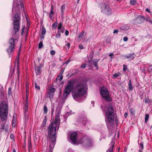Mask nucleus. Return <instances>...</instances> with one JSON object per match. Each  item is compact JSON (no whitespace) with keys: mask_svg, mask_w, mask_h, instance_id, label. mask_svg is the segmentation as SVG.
<instances>
[{"mask_svg":"<svg viewBox=\"0 0 152 152\" xmlns=\"http://www.w3.org/2000/svg\"><path fill=\"white\" fill-rule=\"evenodd\" d=\"M135 55L134 53L131 54L128 56H125L126 58H127L128 60L130 61L133 59L135 57Z\"/></svg>","mask_w":152,"mask_h":152,"instance_id":"obj_13","label":"nucleus"},{"mask_svg":"<svg viewBox=\"0 0 152 152\" xmlns=\"http://www.w3.org/2000/svg\"><path fill=\"white\" fill-rule=\"evenodd\" d=\"M101 12L107 15L111 13V9L108 5L103 4L101 6Z\"/></svg>","mask_w":152,"mask_h":152,"instance_id":"obj_8","label":"nucleus"},{"mask_svg":"<svg viewBox=\"0 0 152 152\" xmlns=\"http://www.w3.org/2000/svg\"><path fill=\"white\" fill-rule=\"evenodd\" d=\"M46 30L44 27H43L42 28V34L43 35H44L46 34Z\"/></svg>","mask_w":152,"mask_h":152,"instance_id":"obj_30","label":"nucleus"},{"mask_svg":"<svg viewBox=\"0 0 152 152\" xmlns=\"http://www.w3.org/2000/svg\"><path fill=\"white\" fill-rule=\"evenodd\" d=\"M144 19V18L143 16H141L140 17H139L137 19V20L138 21L139 23H141L143 22Z\"/></svg>","mask_w":152,"mask_h":152,"instance_id":"obj_21","label":"nucleus"},{"mask_svg":"<svg viewBox=\"0 0 152 152\" xmlns=\"http://www.w3.org/2000/svg\"><path fill=\"white\" fill-rule=\"evenodd\" d=\"M70 59H68L65 62V64H68L70 62Z\"/></svg>","mask_w":152,"mask_h":152,"instance_id":"obj_50","label":"nucleus"},{"mask_svg":"<svg viewBox=\"0 0 152 152\" xmlns=\"http://www.w3.org/2000/svg\"><path fill=\"white\" fill-rule=\"evenodd\" d=\"M148 71L149 72H152V65L149 66L148 69Z\"/></svg>","mask_w":152,"mask_h":152,"instance_id":"obj_45","label":"nucleus"},{"mask_svg":"<svg viewBox=\"0 0 152 152\" xmlns=\"http://www.w3.org/2000/svg\"><path fill=\"white\" fill-rule=\"evenodd\" d=\"M12 88L11 87H9L8 90V94L9 95H10L12 94V92L11 91Z\"/></svg>","mask_w":152,"mask_h":152,"instance_id":"obj_34","label":"nucleus"},{"mask_svg":"<svg viewBox=\"0 0 152 152\" xmlns=\"http://www.w3.org/2000/svg\"><path fill=\"white\" fill-rule=\"evenodd\" d=\"M91 103L93 104V106H94V102L93 101H92L91 102Z\"/></svg>","mask_w":152,"mask_h":152,"instance_id":"obj_62","label":"nucleus"},{"mask_svg":"<svg viewBox=\"0 0 152 152\" xmlns=\"http://www.w3.org/2000/svg\"><path fill=\"white\" fill-rule=\"evenodd\" d=\"M149 118V115L148 114H146L145 115V123H146L148 121V120Z\"/></svg>","mask_w":152,"mask_h":152,"instance_id":"obj_29","label":"nucleus"},{"mask_svg":"<svg viewBox=\"0 0 152 152\" xmlns=\"http://www.w3.org/2000/svg\"><path fill=\"white\" fill-rule=\"evenodd\" d=\"M144 100L146 103H148L149 102V99L147 98H145L144 99Z\"/></svg>","mask_w":152,"mask_h":152,"instance_id":"obj_48","label":"nucleus"},{"mask_svg":"<svg viewBox=\"0 0 152 152\" xmlns=\"http://www.w3.org/2000/svg\"><path fill=\"white\" fill-rule=\"evenodd\" d=\"M86 64H82L81 66V68H85L86 67Z\"/></svg>","mask_w":152,"mask_h":152,"instance_id":"obj_52","label":"nucleus"},{"mask_svg":"<svg viewBox=\"0 0 152 152\" xmlns=\"http://www.w3.org/2000/svg\"><path fill=\"white\" fill-rule=\"evenodd\" d=\"M62 23H60L59 24L58 26V30L61 29V28L62 27Z\"/></svg>","mask_w":152,"mask_h":152,"instance_id":"obj_44","label":"nucleus"},{"mask_svg":"<svg viewBox=\"0 0 152 152\" xmlns=\"http://www.w3.org/2000/svg\"><path fill=\"white\" fill-rule=\"evenodd\" d=\"M57 22L54 23L52 25V27L54 28H56L57 26Z\"/></svg>","mask_w":152,"mask_h":152,"instance_id":"obj_46","label":"nucleus"},{"mask_svg":"<svg viewBox=\"0 0 152 152\" xmlns=\"http://www.w3.org/2000/svg\"><path fill=\"white\" fill-rule=\"evenodd\" d=\"M12 152H16V151L15 149H13Z\"/></svg>","mask_w":152,"mask_h":152,"instance_id":"obj_63","label":"nucleus"},{"mask_svg":"<svg viewBox=\"0 0 152 152\" xmlns=\"http://www.w3.org/2000/svg\"><path fill=\"white\" fill-rule=\"evenodd\" d=\"M53 6H51V11L49 14V17L50 19H51L52 16L54 14L53 13Z\"/></svg>","mask_w":152,"mask_h":152,"instance_id":"obj_17","label":"nucleus"},{"mask_svg":"<svg viewBox=\"0 0 152 152\" xmlns=\"http://www.w3.org/2000/svg\"><path fill=\"white\" fill-rule=\"evenodd\" d=\"M63 78V76L62 75V73H60L57 77V79L58 80L59 82H61Z\"/></svg>","mask_w":152,"mask_h":152,"instance_id":"obj_24","label":"nucleus"},{"mask_svg":"<svg viewBox=\"0 0 152 152\" xmlns=\"http://www.w3.org/2000/svg\"><path fill=\"white\" fill-rule=\"evenodd\" d=\"M35 88L36 89H37L39 90L40 89V87L39 86L37 85V83H35Z\"/></svg>","mask_w":152,"mask_h":152,"instance_id":"obj_42","label":"nucleus"},{"mask_svg":"<svg viewBox=\"0 0 152 152\" xmlns=\"http://www.w3.org/2000/svg\"><path fill=\"white\" fill-rule=\"evenodd\" d=\"M105 121L108 128L112 126L115 118L116 117L114 110L112 106L108 107L105 111Z\"/></svg>","mask_w":152,"mask_h":152,"instance_id":"obj_4","label":"nucleus"},{"mask_svg":"<svg viewBox=\"0 0 152 152\" xmlns=\"http://www.w3.org/2000/svg\"><path fill=\"white\" fill-rule=\"evenodd\" d=\"M139 152H142V151L144 149L143 143L142 142H141L139 145Z\"/></svg>","mask_w":152,"mask_h":152,"instance_id":"obj_16","label":"nucleus"},{"mask_svg":"<svg viewBox=\"0 0 152 152\" xmlns=\"http://www.w3.org/2000/svg\"><path fill=\"white\" fill-rule=\"evenodd\" d=\"M129 28V27L127 25H125L121 26V29L123 30H127Z\"/></svg>","mask_w":152,"mask_h":152,"instance_id":"obj_23","label":"nucleus"},{"mask_svg":"<svg viewBox=\"0 0 152 152\" xmlns=\"http://www.w3.org/2000/svg\"><path fill=\"white\" fill-rule=\"evenodd\" d=\"M59 30H60V31H60H60L62 33H63L64 32V30L63 29H61H61H60Z\"/></svg>","mask_w":152,"mask_h":152,"instance_id":"obj_57","label":"nucleus"},{"mask_svg":"<svg viewBox=\"0 0 152 152\" xmlns=\"http://www.w3.org/2000/svg\"><path fill=\"white\" fill-rule=\"evenodd\" d=\"M145 19L146 21H148L151 23L152 24V21L150 18L148 17L147 18H146Z\"/></svg>","mask_w":152,"mask_h":152,"instance_id":"obj_41","label":"nucleus"},{"mask_svg":"<svg viewBox=\"0 0 152 152\" xmlns=\"http://www.w3.org/2000/svg\"><path fill=\"white\" fill-rule=\"evenodd\" d=\"M14 47L13 46H10L7 49V51L9 55L11 54L13 52Z\"/></svg>","mask_w":152,"mask_h":152,"instance_id":"obj_14","label":"nucleus"},{"mask_svg":"<svg viewBox=\"0 0 152 152\" xmlns=\"http://www.w3.org/2000/svg\"><path fill=\"white\" fill-rule=\"evenodd\" d=\"M79 144H83L86 147H90L93 145V142L92 139L90 138H82L78 141Z\"/></svg>","mask_w":152,"mask_h":152,"instance_id":"obj_6","label":"nucleus"},{"mask_svg":"<svg viewBox=\"0 0 152 152\" xmlns=\"http://www.w3.org/2000/svg\"><path fill=\"white\" fill-rule=\"evenodd\" d=\"M16 121V117L14 115L12 121V125L13 126L15 127V124Z\"/></svg>","mask_w":152,"mask_h":152,"instance_id":"obj_25","label":"nucleus"},{"mask_svg":"<svg viewBox=\"0 0 152 152\" xmlns=\"http://www.w3.org/2000/svg\"><path fill=\"white\" fill-rule=\"evenodd\" d=\"M26 96H28V93H27V91L26 93Z\"/></svg>","mask_w":152,"mask_h":152,"instance_id":"obj_61","label":"nucleus"},{"mask_svg":"<svg viewBox=\"0 0 152 152\" xmlns=\"http://www.w3.org/2000/svg\"><path fill=\"white\" fill-rule=\"evenodd\" d=\"M16 34V33H15ZM16 34L13 35L11 38L9 40L10 46H13L14 47L15 45L18 42L17 38L15 37Z\"/></svg>","mask_w":152,"mask_h":152,"instance_id":"obj_10","label":"nucleus"},{"mask_svg":"<svg viewBox=\"0 0 152 152\" xmlns=\"http://www.w3.org/2000/svg\"><path fill=\"white\" fill-rule=\"evenodd\" d=\"M35 69L36 75H40L41 73V65L39 66H35Z\"/></svg>","mask_w":152,"mask_h":152,"instance_id":"obj_12","label":"nucleus"},{"mask_svg":"<svg viewBox=\"0 0 152 152\" xmlns=\"http://www.w3.org/2000/svg\"><path fill=\"white\" fill-rule=\"evenodd\" d=\"M128 40V38L127 37H124L123 38V40L124 42H126Z\"/></svg>","mask_w":152,"mask_h":152,"instance_id":"obj_49","label":"nucleus"},{"mask_svg":"<svg viewBox=\"0 0 152 152\" xmlns=\"http://www.w3.org/2000/svg\"><path fill=\"white\" fill-rule=\"evenodd\" d=\"M21 48V47H20V50L19 51V52H18V60L17 61V65L18 66V67L19 66V61L18 60V56H19V53L20 52V48Z\"/></svg>","mask_w":152,"mask_h":152,"instance_id":"obj_39","label":"nucleus"},{"mask_svg":"<svg viewBox=\"0 0 152 152\" xmlns=\"http://www.w3.org/2000/svg\"><path fill=\"white\" fill-rule=\"evenodd\" d=\"M70 45V43L68 42L66 45V49H68V50L69 49Z\"/></svg>","mask_w":152,"mask_h":152,"instance_id":"obj_36","label":"nucleus"},{"mask_svg":"<svg viewBox=\"0 0 152 152\" xmlns=\"http://www.w3.org/2000/svg\"><path fill=\"white\" fill-rule=\"evenodd\" d=\"M70 138L73 144L77 143V144H79L78 143V141L77 142V134L76 132H72L70 134Z\"/></svg>","mask_w":152,"mask_h":152,"instance_id":"obj_9","label":"nucleus"},{"mask_svg":"<svg viewBox=\"0 0 152 152\" xmlns=\"http://www.w3.org/2000/svg\"><path fill=\"white\" fill-rule=\"evenodd\" d=\"M65 6L64 5H62L61 8V15H63L64 14V11L65 10Z\"/></svg>","mask_w":152,"mask_h":152,"instance_id":"obj_26","label":"nucleus"},{"mask_svg":"<svg viewBox=\"0 0 152 152\" xmlns=\"http://www.w3.org/2000/svg\"><path fill=\"white\" fill-rule=\"evenodd\" d=\"M128 115V114L127 113H125V114H124V116L125 118H126L127 116Z\"/></svg>","mask_w":152,"mask_h":152,"instance_id":"obj_56","label":"nucleus"},{"mask_svg":"<svg viewBox=\"0 0 152 152\" xmlns=\"http://www.w3.org/2000/svg\"><path fill=\"white\" fill-rule=\"evenodd\" d=\"M79 48L80 49H82L83 48V46L82 45H80L79 46Z\"/></svg>","mask_w":152,"mask_h":152,"instance_id":"obj_55","label":"nucleus"},{"mask_svg":"<svg viewBox=\"0 0 152 152\" xmlns=\"http://www.w3.org/2000/svg\"><path fill=\"white\" fill-rule=\"evenodd\" d=\"M127 69L126 66L125 65H124L123 66V70L124 71H125Z\"/></svg>","mask_w":152,"mask_h":152,"instance_id":"obj_51","label":"nucleus"},{"mask_svg":"<svg viewBox=\"0 0 152 152\" xmlns=\"http://www.w3.org/2000/svg\"><path fill=\"white\" fill-rule=\"evenodd\" d=\"M8 106L7 104H3L0 108V124L1 121H5L7 119L8 115Z\"/></svg>","mask_w":152,"mask_h":152,"instance_id":"obj_5","label":"nucleus"},{"mask_svg":"<svg viewBox=\"0 0 152 152\" xmlns=\"http://www.w3.org/2000/svg\"><path fill=\"white\" fill-rule=\"evenodd\" d=\"M55 143L56 142H50L49 145V148L50 149L51 151L52 150H53Z\"/></svg>","mask_w":152,"mask_h":152,"instance_id":"obj_19","label":"nucleus"},{"mask_svg":"<svg viewBox=\"0 0 152 152\" xmlns=\"http://www.w3.org/2000/svg\"><path fill=\"white\" fill-rule=\"evenodd\" d=\"M24 9L22 2L20 0H14L12 12L14 16L12 18L13 31L16 33L19 31L20 25V12Z\"/></svg>","mask_w":152,"mask_h":152,"instance_id":"obj_2","label":"nucleus"},{"mask_svg":"<svg viewBox=\"0 0 152 152\" xmlns=\"http://www.w3.org/2000/svg\"><path fill=\"white\" fill-rule=\"evenodd\" d=\"M51 112L52 113H53V112H54V107L53 106V107H51Z\"/></svg>","mask_w":152,"mask_h":152,"instance_id":"obj_54","label":"nucleus"},{"mask_svg":"<svg viewBox=\"0 0 152 152\" xmlns=\"http://www.w3.org/2000/svg\"><path fill=\"white\" fill-rule=\"evenodd\" d=\"M47 121V116H45V117L43 121L42 124L41 125V126L42 127H44L45 126L46 124V123Z\"/></svg>","mask_w":152,"mask_h":152,"instance_id":"obj_18","label":"nucleus"},{"mask_svg":"<svg viewBox=\"0 0 152 152\" xmlns=\"http://www.w3.org/2000/svg\"><path fill=\"white\" fill-rule=\"evenodd\" d=\"M114 145V142H111V145L109 148L107 150L106 152H112Z\"/></svg>","mask_w":152,"mask_h":152,"instance_id":"obj_15","label":"nucleus"},{"mask_svg":"<svg viewBox=\"0 0 152 152\" xmlns=\"http://www.w3.org/2000/svg\"><path fill=\"white\" fill-rule=\"evenodd\" d=\"M121 75V74L119 72H118L117 73H115L113 75V77L114 78H116L120 76Z\"/></svg>","mask_w":152,"mask_h":152,"instance_id":"obj_28","label":"nucleus"},{"mask_svg":"<svg viewBox=\"0 0 152 152\" xmlns=\"http://www.w3.org/2000/svg\"><path fill=\"white\" fill-rule=\"evenodd\" d=\"M44 38V35H43L42 34V35L41 36V38H40V39H43Z\"/></svg>","mask_w":152,"mask_h":152,"instance_id":"obj_59","label":"nucleus"},{"mask_svg":"<svg viewBox=\"0 0 152 152\" xmlns=\"http://www.w3.org/2000/svg\"><path fill=\"white\" fill-rule=\"evenodd\" d=\"M43 43L42 41H40L38 47L40 49L43 47Z\"/></svg>","mask_w":152,"mask_h":152,"instance_id":"obj_32","label":"nucleus"},{"mask_svg":"<svg viewBox=\"0 0 152 152\" xmlns=\"http://www.w3.org/2000/svg\"><path fill=\"white\" fill-rule=\"evenodd\" d=\"M61 36V33L59 31H58L57 34L56 35L55 37L57 38H59Z\"/></svg>","mask_w":152,"mask_h":152,"instance_id":"obj_40","label":"nucleus"},{"mask_svg":"<svg viewBox=\"0 0 152 152\" xmlns=\"http://www.w3.org/2000/svg\"><path fill=\"white\" fill-rule=\"evenodd\" d=\"M69 31L68 30H66V31H65V34L66 35V36H67L68 34H69Z\"/></svg>","mask_w":152,"mask_h":152,"instance_id":"obj_53","label":"nucleus"},{"mask_svg":"<svg viewBox=\"0 0 152 152\" xmlns=\"http://www.w3.org/2000/svg\"><path fill=\"white\" fill-rule=\"evenodd\" d=\"M44 112L45 113H47L48 112V109L47 106L46 105H45L44 107Z\"/></svg>","mask_w":152,"mask_h":152,"instance_id":"obj_33","label":"nucleus"},{"mask_svg":"<svg viewBox=\"0 0 152 152\" xmlns=\"http://www.w3.org/2000/svg\"><path fill=\"white\" fill-rule=\"evenodd\" d=\"M55 91V89L53 88H50L48 91V96L51 100L53 98V95Z\"/></svg>","mask_w":152,"mask_h":152,"instance_id":"obj_11","label":"nucleus"},{"mask_svg":"<svg viewBox=\"0 0 152 152\" xmlns=\"http://www.w3.org/2000/svg\"><path fill=\"white\" fill-rule=\"evenodd\" d=\"M113 53H110V54L109 55V56H113Z\"/></svg>","mask_w":152,"mask_h":152,"instance_id":"obj_60","label":"nucleus"},{"mask_svg":"<svg viewBox=\"0 0 152 152\" xmlns=\"http://www.w3.org/2000/svg\"><path fill=\"white\" fill-rule=\"evenodd\" d=\"M100 92L101 96L106 101H111V99L109 96L110 93L106 87H102L100 90Z\"/></svg>","mask_w":152,"mask_h":152,"instance_id":"obj_7","label":"nucleus"},{"mask_svg":"<svg viewBox=\"0 0 152 152\" xmlns=\"http://www.w3.org/2000/svg\"><path fill=\"white\" fill-rule=\"evenodd\" d=\"M28 105H24V115L25 116L26 115V114L27 112L28 111Z\"/></svg>","mask_w":152,"mask_h":152,"instance_id":"obj_22","label":"nucleus"},{"mask_svg":"<svg viewBox=\"0 0 152 152\" xmlns=\"http://www.w3.org/2000/svg\"><path fill=\"white\" fill-rule=\"evenodd\" d=\"M74 83L73 80H70L68 82L65 88L63 94L64 98H66L72 90V96L75 100L77 101L85 94L87 89L86 84L79 83L74 87Z\"/></svg>","mask_w":152,"mask_h":152,"instance_id":"obj_1","label":"nucleus"},{"mask_svg":"<svg viewBox=\"0 0 152 152\" xmlns=\"http://www.w3.org/2000/svg\"><path fill=\"white\" fill-rule=\"evenodd\" d=\"M55 53L56 52L55 50H51L50 52V53L51 55H52V56L54 55L55 54Z\"/></svg>","mask_w":152,"mask_h":152,"instance_id":"obj_43","label":"nucleus"},{"mask_svg":"<svg viewBox=\"0 0 152 152\" xmlns=\"http://www.w3.org/2000/svg\"><path fill=\"white\" fill-rule=\"evenodd\" d=\"M93 53H94L92 51H91L90 54L88 58L91 59L93 58Z\"/></svg>","mask_w":152,"mask_h":152,"instance_id":"obj_31","label":"nucleus"},{"mask_svg":"<svg viewBox=\"0 0 152 152\" xmlns=\"http://www.w3.org/2000/svg\"><path fill=\"white\" fill-rule=\"evenodd\" d=\"M118 31L117 30H115L114 31H113V33L114 34H115V33H118Z\"/></svg>","mask_w":152,"mask_h":152,"instance_id":"obj_58","label":"nucleus"},{"mask_svg":"<svg viewBox=\"0 0 152 152\" xmlns=\"http://www.w3.org/2000/svg\"><path fill=\"white\" fill-rule=\"evenodd\" d=\"M145 11L146 12H148L151 15H152V14H151V12L150 11V10L148 8H146V9H145Z\"/></svg>","mask_w":152,"mask_h":152,"instance_id":"obj_47","label":"nucleus"},{"mask_svg":"<svg viewBox=\"0 0 152 152\" xmlns=\"http://www.w3.org/2000/svg\"><path fill=\"white\" fill-rule=\"evenodd\" d=\"M84 31H82L80 34V35L79 36V39H82V38L84 36Z\"/></svg>","mask_w":152,"mask_h":152,"instance_id":"obj_27","label":"nucleus"},{"mask_svg":"<svg viewBox=\"0 0 152 152\" xmlns=\"http://www.w3.org/2000/svg\"><path fill=\"white\" fill-rule=\"evenodd\" d=\"M61 110H59L56 116L55 120L53 123L52 122L49 126L48 135L50 138H51V142H56V129H59V123L60 122V115Z\"/></svg>","mask_w":152,"mask_h":152,"instance_id":"obj_3","label":"nucleus"},{"mask_svg":"<svg viewBox=\"0 0 152 152\" xmlns=\"http://www.w3.org/2000/svg\"><path fill=\"white\" fill-rule=\"evenodd\" d=\"M92 62L94 66L95 67H97L98 63L97 62L96 60H95L94 61H93Z\"/></svg>","mask_w":152,"mask_h":152,"instance_id":"obj_38","label":"nucleus"},{"mask_svg":"<svg viewBox=\"0 0 152 152\" xmlns=\"http://www.w3.org/2000/svg\"><path fill=\"white\" fill-rule=\"evenodd\" d=\"M98 63V62L99 61L100 59H97V60H95Z\"/></svg>","mask_w":152,"mask_h":152,"instance_id":"obj_64","label":"nucleus"},{"mask_svg":"<svg viewBox=\"0 0 152 152\" xmlns=\"http://www.w3.org/2000/svg\"><path fill=\"white\" fill-rule=\"evenodd\" d=\"M136 2V1L135 0H131L130 1V4L132 5H134Z\"/></svg>","mask_w":152,"mask_h":152,"instance_id":"obj_35","label":"nucleus"},{"mask_svg":"<svg viewBox=\"0 0 152 152\" xmlns=\"http://www.w3.org/2000/svg\"><path fill=\"white\" fill-rule=\"evenodd\" d=\"M128 88L129 90L131 91L133 89V87L132 86V82L131 80H130L129 81L128 84Z\"/></svg>","mask_w":152,"mask_h":152,"instance_id":"obj_20","label":"nucleus"},{"mask_svg":"<svg viewBox=\"0 0 152 152\" xmlns=\"http://www.w3.org/2000/svg\"><path fill=\"white\" fill-rule=\"evenodd\" d=\"M28 96H26V100L25 101V104L28 105Z\"/></svg>","mask_w":152,"mask_h":152,"instance_id":"obj_37","label":"nucleus"}]
</instances>
